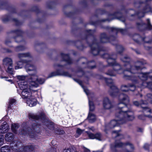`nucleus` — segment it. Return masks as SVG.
Listing matches in <instances>:
<instances>
[{"mask_svg":"<svg viewBox=\"0 0 152 152\" xmlns=\"http://www.w3.org/2000/svg\"><path fill=\"white\" fill-rule=\"evenodd\" d=\"M103 57L107 59L108 66L113 67L114 71L109 69L106 74L111 76H115L116 73L120 74L123 73V78L126 80H131L133 83L137 85L138 87H147L152 91V81L146 83L144 81L150 78L152 80V71L146 73L137 74L138 71L143 68V65L145 64L142 62L137 61L134 66H132L129 63L130 58L127 56L121 58V60L125 63L123 68L121 66L116 63L115 60L117 58L115 54L109 55L105 53L102 55Z\"/></svg>","mask_w":152,"mask_h":152,"instance_id":"obj_1","label":"nucleus"},{"mask_svg":"<svg viewBox=\"0 0 152 152\" xmlns=\"http://www.w3.org/2000/svg\"><path fill=\"white\" fill-rule=\"evenodd\" d=\"M107 85L110 87V94L112 96H118V106L116 110L115 120L111 121L104 130L107 133L106 129L113 128L115 127L126 123L128 121H132L134 118L133 112L131 110L128 104L129 102L128 96L124 94H120L118 89L114 84L111 79L104 78Z\"/></svg>","mask_w":152,"mask_h":152,"instance_id":"obj_2","label":"nucleus"},{"mask_svg":"<svg viewBox=\"0 0 152 152\" xmlns=\"http://www.w3.org/2000/svg\"><path fill=\"white\" fill-rule=\"evenodd\" d=\"M28 117L30 119L32 120L31 128H28V133L24 129H22L20 132H18L17 129L19 127V125L17 124H12L11 125V129L12 131L15 134H18L28 135L31 138H35L36 139L35 136L36 133H39L40 129L41 126L38 124L36 120H40L42 121V118L41 117L38 116L36 114L29 113L28 114Z\"/></svg>","mask_w":152,"mask_h":152,"instance_id":"obj_3","label":"nucleus"},{"mask_svg":"<svg viewBox=\"0 0 152 152\" xmlns=\"http://www.w3.org/2000/svg\"><path fill=\"white\" fill-rule=\"evenodd\" d=\"M19 87L22 91L19 92L18 91V93L20 94L21 93V95L23 99H26L29 97H32L33 95H36L37 94V91L32 89L34 87L30 85L28 83H20Z\"/></svg>","mask_w":152,"mask_h":152,"instance_id":"obj_4","label":"nucleus"},{"mask_svg":"<svg viewBox=\"0 0 152 152\" xmlns=\"http://www.w3.org/2000/svg\"><path fill=\"white\" fill-rule=\"evenodd\" d=\"M152 0H140V1L135 4V6H140V5L144 7L141 12H140L135 15H137L139 18L143 17L144 14L148 12H152V5L150 4V2Z\"/></svg>","mask_w":152,"mask_h":152,"instance_id":"obj_5","label":"nucleus"},{"mask_svg":"<svg viewBox=\"0 0 152 152\" xmlns=\"http://www.w3.org/2000/svg\"><path fill=\"white\" fill-rule=\"evenodd\" d=\"M24 63L26 64L25 68L27 72H28L30 71L35 70L36 67L33 64L31 60H23L18 61L16 63V65L15 66V69H17L22 68L23 67Z\"/></svg>","mask_w":152,"mask_h":152,"instance_id":"obj_6","label":"nucleus"},{"mask_svg":"<svg viewBox=\"0 0 152 152\" xmlns=\"http://www.w3.org/2000/svg\"><path fill=\"white\" fill-rule=\"evenodd\" d=\"M145 99L147 101H144L141 100L140 102L137 101H134L133 102L134 104L138 107H141L143 110V112H146L148 111L149 112H151V110L149 108L145 106L148 102H149L152 104V95L151 94H148L145 96Z\"/></svg>","mask_w":152,"mask_h":152,"instance_id":"obj_7","label":"nucleus"},{"mask_svg":"<svg viewBox=\"0 0 152 152\" xmlns=\"http://www.w3.org/2000/svg\"><path fill=\"white\" fill-rule=\"evenodd\" d=\"M45 81L44 79H38L37 75L35 74L30 75V77L28 80V83L31 86L37 87L38 86V83L43 84Z\"/></svg>","mask_w":152,"mask_h":152,"instance_id":"obj_8","label":"nucleus"},{"mask_svg":"<svg viewBox=\"0 0 152 152\" xmlns=\"http://www.w3.org/2000/svg\"><path fill=\"white\" fill-rule=\"evenodd\" d=\"M3 64L5 67H7V72L10 74H13V69L12 59L9 57H6L3 60Z\"/></svg>","mask_w":152,"mask_h":152,"instance_id":"obj_9","label":"nucleus"},{"mask_svg":"<svg viewBox=\"0 0 152 152\" xmlns=\"http://www.w3.org/2000/svg\"><path fill=\"white\" fill-rule=\"evenodd\" d=\"M129 145L132 150H133L134 147L133 145L130 142L123 143L120 141H116L114 144H112L110 148L111 149L114 150L116 148L125 147Z\"/></svg>","mask_w":152,"mask_h":152,"instance_id":"obj_10","label":"nucleus"},{"mask_svg":"<svg viewBox=\"0 0 152 152\" xmlns=\"http://www.w3.org/2000/svg\"><path fill=\"white\" fill-rule=\"evenodd\" d=\"M96 40L90 45L91 51L92 53L94 55H96L99 54H100V52L102 50V47H100L99 45L96 42Z\"/></svg>","mask_w":152,"mask_h":152,"instance_id":"obj_11","label":"nucleus"},{"mask_svg":"<svg viewBox=\"0 0 152 152\" xmlns=\"http://www.w3.org/2000/svg\"><path fill=\"white\" fill-rule=\"evenodd\" d=\"M1 150V152H9L11 151L16 152L17 150V146L16 144H15L14 146L12 145L11 146L6 145L2 147Z\"/></svg>","mask_w":152,"mask_h":152,"instance_id":"obj_12","label":"nucleus"},{"mask_svg":"<svg viewBox=\"0 0 152 152\" xmlns=\"http://www.w3.org/2000/svg\"><path fill=\"white\" fill-rule=\"evenodd\" d=\"M116 38V37L114 36H111L108 38L106 34L103 33L101 34L100 41L102 43H106L108 42H112L113 41H115Z\"/></svg>","mask_w":152,"mask_h":152,"instance_id":"obj_13","label":"nucleus"},{"mask_svg":"<svg viewBox=\"0 0 152 152\" xmlns=\"http://www.w3.org/2000/svg\"><path fill=\"white\" fill-rule=\"evenodd\" d=\"M59 75L68 77H69L70 76V75L68 72L64 71L60 72L59 70H57L56 72H53L50 73L48 75V77H52L54 76Z\"/></svg>","mask_w":152,"mask_h":152,"instance_id":"obj_14","label":"nucleus"},{"mask_svg":"<svg viewBox=\"0 0 152 152\" xmlns=\"http://www.w3.org/2000/svg\"><path fill=\"white\" fill-rule=\"evenodd\" d=\"M133 39L134 41L138 43H139L141 41L147 43H150L151 42V41H147L148 39V37L142 38L140 35L137 34L133 36Z\"/></svg>","mask_w":152,"mask_h":152,"instance_id":"obj_15","label":"nucleus"},{"mask_svg":"<svg viewBox=\"0 0 152 152\" xmlns=\"http://www.w3.org/2000/svg\"><path fill=\"white\" fill-rule=\"evenodd\" d=\"M36 95H32V97H29L26 99L27 104L30 107L35 106L37 104V101L35 98Z\"/></svg>","mask_w":152,"mask_h":152,"instance_id":"obj_16","label":"nucleus"},{"mask_svg":"<svg viewBox=\"0 0 152 152\" xmlns=\"http://www.w3.org/2000/svg\"><path fill=\"white\" fill-rule=\"evenodd\" d=\"M135 89V86L134 85L131 84H128L127 85H123L121 87V91L124 92H127L129 90L133 91Z\"/></svg>","mask_w":152,"mask_h":152,"instance_id":"obj_17","label":"nucleus"},{"mask_svg":"<svg viewBox=\"0 0 152 152\" xmlns=\"http://www.w3.org/2000/svg\"><path fill=\"white\" fill-rule=\"evenodd\" d=\"M147 24L146 25L145 23L141 21L140 23H137V25L139 28H143L146 26L147 29L149 30L152 29V26L150 23V20L149 19H147L146 20Z\"/></svg>","mask_w":152,"mask_h":152,"instance_id":"obj_18","label":"nucleus"},{"mask_svg":"<svg viewBox=\"0 0 152 152\" xmlns=\"http://www.w3.org/2000/svg\"><path fill=\"white\" fill-rule=\"evenodd\" d=\"M104 107L107 109H109L113 107V105L107 97L105 98L103 101Z\"/></svg>","mask_w":152,"mask_h":152,"instance_id":"obj_19","label":"nucleus"},{"mask_svg":"<svg viewBox=\"0 0 152 152\" xmlns=\"http://www.w3.org/2000/svg\"><path fill=\"white\" fill-rule=\"evenodd\" d=\"M10 129V127L7 122H4L0 126V134H4Z\"/></svg>","mask_w":152,"mask_h":152,"instance_id":"obj_20","label":"nucleus"},{"mask_svg":"<svg viewBox=\"0 0 152 152\" xmlns=\"http://www.w3.org/2000/svg\"><path fill=\"white\" fill-rule=\"evenodd\" d=\"M30 75L27 78V76H25L23 75L18 76H17V78L18 80V81H17L18 86H19V83H23L24 82H27L28 83V80L30 77Z\"/></svg>","mask_w":152,"mask_h":152,"instance_id":"obj_21","label":"nucleus"},{"mask_svg":"<svg viewBox=\"0 0 152 152\" xmlns=\"http://www.w3.org/2000/svg\"><path fill=\"white\" fill-rule=\"evenodd\" d=\"M143 112L145 114V115H140L138 116V118L139 119L141 120H144L145 119L146 116L149 118L152 117V110H151V111L149 112L147 111L145 113L143 112V110H142Z\"/></svg>","mask_w":152,"mask_h":152,"instance_id":"obj_22","label":"nucleus"},{"mask_svg":"<svg viewBox=\"0 0 152 152\" xmlns=\"http://www.w3.org/2000/svg\"><path fill=\"white\" fill-rule=\"evenodd\" d=\"M14 138V136L13 133L8 132L6 134L5 137V140L7 142H10Z\"/></svg>","mask_w":152,"mask_h":152,"instance_id":"obj_23","label":"nucleus"},{"mask_svg":"<svg viewBox=\"0 0 152 152\" xmlns=\"http://www.w3.org/2000/svg\"><path fill=\"white\" fill-rule=\"evenodd\" d=\"M61 56L63 61H65L68 64H70L72 63V60L68 55L61 53Z\"/></svg>","mask_w":152,"mask_h":152,"instance_id":"obj_24","label":"nucleus"},{"mask_svg":"<svg viewBox=\"0 0 152 152\" xmlns=\"http://www.w3.org/2000/svg\"><path fill=\"white\" fill-rule=\"evenodd\" d=\"M110 29L113 32L115 33V34L118 32H121L122 34H124L126 32L125 29L116 28H111Z\"/></svg>","mask_w":152,"mask_h":152,"instance_id":"obj_25","label":"nucleus"},{"mask_svg":"<svg viewBox=\"0 0 152 152\" xmlns=\"http://www.w3.org/2000/svg\"><path fill=\"white\" fill-rule=\"evenodd\" d=\"M87 118L89 122L93 123L95 121L96 117L94 114L89 112Z\"/></svg>","mask_w":152,"mask_h":152,"instance_id":"obj_26","label":"nucleus"},{"mask_svg":"<svg viewBox=\"0 0 152 152\" xmlns=\"http://www.w3.org/2000/svg\"><path fill=\"white\" fill-rule=\"evenodd\" d=\"M23 150L22 151L21 150H20V151H32L34 149V147L33 145H29L23 146Z\"/></svg>","mask_w":152,"mask_h":152,"instance_id":"obj_27","label":"nucleus"},{"mask_svg":"<svg viewBox=\"0 0 152 152\" xmlns=\"http://www.w3.org/2000/svg\"><path fill=\"white\" fill-rule=\"evenodd\" d=\"M112 133L113 135L115 136L117 139H121L123 137V135L120 134L118 131H113Z\"/></svg>","mask_w":152,"mask_h":152,"instance_id":"obj_28","label":"nucleus"},{"mask_svg":"<svg viewBox=\"0 0 152 152\" xmlns=\"http://www.w3.org/2000/svg\"><path fill=\"white\" fill-rule=\"evenodd\" d=\"M18 57L20 59H22L24 58L30 57L31 55L29 53H20L18 54Z\"/></svg>","mask_w":152,"mask_h":152,"instance_id":"obj_29","label":"nucleus"},{"mask_svg":"<svg viewBox=\"0 0 152 152\" xmlns=\"http://www.w3.org/2000/svg\"><path fill=\"white\" fill-rule=\"evenodd\" d=\"M75 80L80 85V86H81V87L83 88L84 90V91L85 92V93H86V94L88 95L89 93V91L86 88V87H84L82 84H81V81L80 80H79L78 79H75Z\"/></svg>","mask_w":152,"mask_h":152,"instance_id":"obj_30","label":"nucleus"},{"mask_svg":"<svg viewBox=\"0 0 152 152\" xmlns=\"http://www.w3.org/2000/svg\"><path fill=\"white\" fill-rule=\"evenodd\" d=\"M75 148L73 146H71L69 147L65 148L64 149V152H72L74 151L75 152Z\"/></svg>","mask_w":152,"mask_h":152,"instance_id":"obj_31","label":"nucleus"},{"mask_svg":"<svg viewBox=\"0 0 152 152\" xmlns=\"http://www.w3.org/2000/svg\"><path fill=\"white\" fill-rule=\"evenodd\" d=\"M89 101V112L91 113V112L94 110V106L93 103L90 100L89 97H88Z\"/></svg>","mask_w":152,"mask_h":152,"instance_id":"obj_32","label":"nucleus"},{"mask_svg":"<svg viewBox=\"0 0 152 152\" xmlns=\"http://www.w3.org/2000/svg\"><path fill=\"white\" fill-rule=\"evenodd\" d=\"M95 139L99 141L102 140H103V136L100 133H97L95 134Z\"/></svg>","mask_w":152,"mask_h":152,"instance_id":"obj_33","label":"nucleus"},{"mask_svg":"<svg viewBox=\"0 0 152 152\" xmlns=\"http://www.w3.org/2000/svg\"><path fill=\"white\" fill-rule=\"evenodd\" d=\"M48 129L52 130H55V126L53 123L49 122L48 123Z\"/></svg>","mask_w":152,"mask_h":152,"instance_id":"obj_34","label":"nucleus"},{"mask_svg":"<svg viewBox=\"0 0 152 152\" xmlns=\"http://www.w3.org/2000/svg\"><path fill=\"white\" fill-rule=\"evenodd\" d=\"M117 51L119 53H121L124 50L123 47L121 45H119L117 47Z\"/></svg>","mask_w":152,"mask_h":152,"instance_id":"obj_35","label":"nucleus"},{"mask_svg":"<svg viewBox=\"0 0 152 152\" xmlns=\"http://www.w3.org/2000/svg\"><path fill=\"white\" fill-rule=\"evenodd\" d=\"M15 102V99H11L9 100V104L8 107V108L9 109L11 107L12 105Z\"/></svg>","mask_w":152,"mask_h":152,"instance_id":"obj_36","label":"nucleus"},{"mask_svg":"<svg viewBox=\"0 0 152 152\" xmlns=\"http://www.w3.org/2000/svg\"><path fill=\"white\" fill-rule=\"evenodd\" d=\"M4 137L3 135L0 134V146L2 145L4 143Z\"/></svg>","mask_w":152,"mask_h":152,"instance_id":"obj_37","label":"nucleus"},{"mask_svg":"<svg viewBox=\"0 0 152 152\" xmlns=\"http://www.w3.org/2000/svg\"><path fill=\"white\" fill-rule=\"evenodd\" d=\"M54 131L56 134H62L64 133V132L61 130H57L56 131L55 130Z\"/></svg>","mask_w":152,"mask_h":152,"instance_id":"obj_38","label":"nucleus"},{"mask_svg":"<svg viewBox=\"0 0 152 152\" xmlns=\"http://www.w3.org/2000/svg\"><path fill=\"white\" fill-rule=\"evenodd\" d=\"M86 132L87 133L88 136L90 139H95V134L91 133H89L88 132Z\"/></svg>","mask_w":152,"mask_h":152,"instance_id":"obj_39","label":"nucleus"},{"mask_svg":"<svg viewBox=\"0 0 152 152\" xmlns=\"http://www.w3.org/2000/svg\"><path fill=\"white\" fill-rule=\"evenodd\" d=\"M14 32L18 36L21 35L23 33L22 31L21 30H20L15 31Z\"/></svg>","mask_w":152,"mask_h":152,"instance_id":"obj_40","label":"nucleus"},{"mask_svg":"<svg viewBox=\"0 0 152 152\" xmlns=\"http://www.w3.org/2000/svg\"><path fill=\"white\" fill-rule=\"evenodd\" d=\"M25 48L23 46H20L17 47L16 49V51H18L20 50H24Z\"/></svg>","mask_w":152,"mask_h":152,"instance_id":"obj_41","label":"nucleus"},{"mask_svg":"<svg viewBox=\"0 0 152 152\" xmlns=\"http://www.w3.org/2000/svg\"><path fill=\"white\" fill-rule=\"evenodd\" d=\"M1 78L3 79V78H5V80L8 81V82L11 83H12V80L11 79H9V80H7V79L8 78V77H7L6 76H1Z\"/></svg>","mask_w":152,"mask_h":152,"instance_id":"obj_42","label":"nucleus"},{"mask_svg":"<svg viewBox=\"0 0 152 152\" xmlns=\"http://www.w3.org/2000/svg\"><path fill=\"white\" fill-rule=\"evenodd\" d=\"M83 131L84 130H82L79 128H78L77 130V133L78 134L80 135L82 133Z\"/></svg>","mask_w":152,"mask_h":152,"instance_id":"obj_43","label":"nucleus"},{"mask_svg":"<svg viewBox=\"0 0 152 152\" xmlns=\"http://www.w3.org/2000/svg\"><path fill=\"white\" fill-rule=\"evenodd\" d=\"M149 147V145L147 143H145L143 145V148L145 149H148Z\"/></svg>","mask_w":152,"mask_h":152,"instance_id":"obj_44","label":"nucleus"},{"mask_svg":"<svg viewBox=\"0 0 152 152\" xmlns=\"http://www.w3.org/2000/svg\"><path fill=\"white\" fill-rule=\"evenodd\" d=\"M83 151H84V152H89L90 151L89 149H88L84 147H83Z\"/></svg>","mask_w":152,"mask_h":152,"instance_id":"obj_45","label":"nucleus"},{"mask_svg":"<svg viewBox=\"0 0 152 152\" xmlns=\"http://www.w3.org/2000/svg\"><path fill=\"white\" fill-rule=\"evenodd\" d=\"M10 20L9 17H7L6 19L3 18L2 19V20L4 22H6Z\"/></svg>","mask_w":152,"mask_h":152,"instance_id":"obj_46","label":"nucleus"},{"mask_svg":"<svg viewBox=\"0 0 152 152\" xmlns=\"http://www.w3.org/2000/svg\"><path fill=\"white\" fill-rule=\"evenodd\" d=\"M143 129L141 128H138L137 129V131L138 132H143Z\"/></svg>","mask_w":152,"mask_h":152,"instance_id":"obj_47","label":"nucleus"},{"mask_svg":"<svg viewBox=\"0 0 152 152\" xmlns=\"http://www.w3.org/2000/svg\"><path fill=\"white\" fill-rule=\"evenodd\" d=\"M122 17H120L119 18H118V19H119L120 20H121L123 22H124L125 21V19H122Z\"/></svg>","mask_w":152,"mask_h":152,"instance_id":"obj_48","label":"nucleus"},{"mask_svg":"<svg viewBox=\"0 0 152 152\" xmlns=\"http://www.w3.org/2000/svg\"><path fill=\"white\" fill-rule=\"evenodd\" d=\"M55 67L57 66L58 67H63V66L59 65V64H58V65H55Z\"/></svg>","mask_w":152,"mask_h":152,"instance_id":"obj_49","label":"nucleus"},{"mask_svg":"<svg viewBox=\"0 0 152 152\" xmlns=\"http://www.w3.org/2000/svg\"><path fill=\"white\" fill-rule=\"evenodd\" d=\"M89 129H90L92 131H94V128L93 127H92L91 128H89Z\"/></svg>","mask_w":152,"mask_h":152,"instance_id":"obj_50","label":"nucleus"},{"mask_svg":"<svg viewBox=\"0 0 152 152\" xmlns=\"http://www.w3.org/2000/svg\"><path fill=\"white\" fill-rule=\"evenodd\" d=\"M88 32L89 33H92L93 31L91 30H89L88 31Z\"/></svg>","mask_w":152,"mask_h":152,"instance_id":"obj_51","label":"nucleus"},{"mask_svg":"<svg viewBox=\"0 0 152 152\" xmlns=\"http://www.w3.org/2000/svg\"><path fill=\"white\" fill-rule=\"evenodd\" d=\"M103 151L102 150H99L97 151L96 152H102Z\"/></svg>","mask_w":152,"mask_h":152,"instance_id":"obj_52","label":"nucleus"},{"mask_svg":"<svg viewBox=\"0 0 152 152\" xmlns=\"http://www.w3.org/2000/svg\"><path fill=\"white\" fill-rule=\"evenodd\" d=\"M13 20H14V21H15V22H17V19H13Z\"/></svg>","mask_w":152,"mask_h":152,"instance_id":"obj_53","label":"nucleus"},{"mask_svg":"<svg viewBox=\"0 0 152 152\" xmlns=\"http://www.w3.org/2000/svg\"><path fill=\"white\" fill-rule=\"evenodd\" d=\"M95 67L94 66H92L91 67V69H93V68H94Z\"/></svg>","mask_w":152,"mask_h":152,"instance_id":"obj_54","label":"nucleus"},{"mask_svg":"<svg viewBox=\"0 0 152 152\" xmlns=\"http://www.w3.org/2000/svg\"><path fill=\"white\" fill-rule=\"evenodd\" d=\"M5 43H6V44H7V41H6V42H5Z\"/></svg>","mask_w":152,"mask_h":152,"instance_id":"obj_55","label":"nucleus"},{"mask_svg":"<svg viewBox=\"0 0 152 152\" xmlns=\"http://www.w3.org/2000/svg\"><path fill=\"white\" fill-rule=\"evenodd\" d=\"M140 96H142V95L141 94H140Z\"/></svg>","mask_w":152,"mask_h":152,"instance_id":"obj_56","label":"nucleus"},{"mask_svg":"<svg viewBox=\"0 0 152 152\" xmlns=\"http://www.w3.org/2000/svg\"><path fill=\"white\" fill-rule=\"evenodd\" d=\"M18 39H19L20 38L19 37H18Z\"/></svg>","mask_w":152,"mask_h":152,"instance_id":"obj_57","label":"nucleus"},{"mask_svg":"<svg viewBox=\"0 0 152 152\" xmlns=\"http://www.w3.org/2000/svg\"><path fill=\"white\" fill-rule=\"evenodd\" d=\"M136 53H137V51H136Z\"/></svg>","mask_w":152,"mask_h":152,"instance_id":"obj_58","label":"nucleus"},{"mask_svg":"<svg viewBox=\"0 0 152 152\" xmlns=\"http://www.w3.org/2000/svg\"><path fill=\"white\" fill-rule=\"evenodd\" d=\"M133 15H132V16H133Z\"/></svg>","mask_w":152,"mask_h":152,"instance_id":"obj_59","label":"nucleus"}]
</instances>
